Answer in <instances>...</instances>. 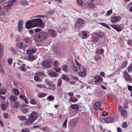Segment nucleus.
Returning a JSON list of instances; mask_svg holds the SVG:
<instances>
[{
  "label": "nucleus",
  "instance_id": "f257e3e1",
  "mask_svg": "<svg viewBox=\"0 0 132 132\" xmlns=\"http://www.w3.org/2000/svg\"><path fill=\"white\" fill-rule=\"evenodd\" d=\"M48 37V35L47 32H42L37 34L35 36V38L36 40L39 42L45 40Z\"/></svg>",
  "mask_w": 132,
  "mask_h": 132
},
{
  "label": "nucleus",
  "instance_id": "f03ea898",
  "mask_svg": "<svg viewBox=\"0 0 132 132\" xmlns=\"http://www.w3.org/2000/svg\"><path fill=\"white\" fill-rule=\"evenodd\" d=\"M35 27L38 26L40 27L44 28L45 26V24H44L42 20L40 18L32 19Z\"/></svg>",
  "mask_w": 132,
  "mask_h": 132
},
{
  "label": "nucleus",
  "instance_id": "7ed1b4c3",
  "mask_svg": "<svg viewBox=\"0 0 132 132\" xmlns=\"http://www.w3.org/2000/svg\"><path fill=\"white\" fill-rule=\"evenodd\" d=\"M85 22L83 20L79 19L77 20L75 24V27L76 28L80 29L84 26Z\"/></svg>",
  "mask_w": 132,
  "mask_h": 132
},
{
  "label": "nucleus",
  "instance_id": "20e7f679",
  "mask_svg": "<svg viewBox=\"0 0 132 132\" xmlns=\"http://www.w3.org/2000/svg\"><path fill=\"white\" fill-rule=\"evenodd\" d=\"M5 5L3 7V9L5 12H7L10 11L12 7L13 6L12 4L7 1L5 2Z\"/></svg>",
  "mask_w": 132,
  "mask_h": 132
},
{
  "label": "nucleus",
  "instance_id": "39448f33",
  "mask_svg": "<svg viewBox=\"0 0 132 132\" xmlns=\"http://www.w3.org/2000/svg\"><path fill=\"white\" fill-rule=\"evenodd\" d=\"M33 23L32 19L27 21L26 22V28L28 29H29L34 27H35L34 24H33Z\"/></svg>",
  "mask_w": 132,
  "mask_h": 132
},
{
  "label": "nucleus",
  "instance_id": "423d86ee",
  "mask_svg": "<svg viewBox=\"0 0 132 132\" xmlns=\"http://www.w3.org/2000/svg\"><path fill=\"white\" fill-rule=\"evenodd\" d=\"M121 18L120 16H115L112 17L110 21L112 23H116L120 21Z\"/></svg>",
  "mask_w": 132,
  "mask_h": 132
},
{
  "label": "nucleus",
  "instance_id": "0eeeda50",
  "mask_svg": "<svg viewBox=\"0 0 132 132\" xmlns=\"http://www.w3.org/2000/svg\"><path fill=\"white\" fill-rule=\"evenodd\" d=\"M38 116L37 113L36 112L34 111L30 113L29 117L34 121L37 118Z\"/></svg>",
  "mask_w": 132,
  "mask_h": 132
},
{
  "label": "nucleus",
  "instance_id": "6e6552de",
  "mask_svg": "<svg viewBox=\"0 0 132 132\" xmlns=\"http://www.w3.org/2000/svg\"><path fill=\"white\" fill-rule=\"evenodd\" d=\"M114 121V117L112 116L110 117H108L104 119L102 121L103 122L104 121H105L106 123H112Z\"/></svg>",
  "mask_w": 132,
  "mask_h": 132
},
{
  "label": "nucleus",
  "instance_id": "1a4fd4ad",
  "mask_svg": "<svg viewBox=\"0 0 132 132\" xmlns=\"http://www.w3.org/2000/svg\"><path fill=\"white\" fill-rule=\"evenodd\" d=\"M119 110L120 111L121 115L123 117H126L127 116V111L122 108L121 106H119L118 107Z\"/></svg>",
  "mask_w": 132,
  "mask_h": 132
},
{
  "label": "nucleus",
  "instance_id": "9d476101",
  "mask_svg": "<svg viewBox=\"0 0 132 132\" xmlns=\"http://www.w3.org/2000/svg\"><path fill=\"white\" fill-rule=\"evenodd\" d=\"M87 70V69L85 68H84L83 71H79V75L81 77L84 78L86 77V71Z\"/></svg>",
  "mask_w": 132,
  "mask_h": 132
},
{
  "label": "nucleus",
  "instance_id": "9b49d317",
  "mask_svg": "<svg viewBox=\"0 0 132 132\" xmlns=\"http://www.w3.org/2000/svg\"><path fill=\"white\" fill-rule=\"evenodd\" d=\"M123 74L126 81H131V78L130 75L128 73L127 71H124Z\"/></svg>",
  "mask_w": 132,
  "mask_h": 132
},
{
  "label": "nucleus",
  "instance_id": "f8f14e48",
  "mask_svg": "<svg viewBox=\"0 0 132 132\" xmlns=\"http://www.w3.org/2000/svg\"><path fill=\"white\" fill-rule=\"evenodd\" d=\"M51 64V62L50 61H47L43 63V66L45 68H48L50 67Z\"/></svg>",
  "mask_w": 132,
  "mask_h": 132
},
{
  "label": "nucleus",
  "instance_id": "ddd939ff",
  "mask_svg": "<svg viewBox=\"0 0 132 132\" xmlns=\"http://www.w3.org/2000/svg\"><path fill=\"white\" fill-rule=\"evenodd\" d=\"M48 34L52 37H54L56 36L57 33L53 29H49L48 31Z\"/></svg>",
  "mask_w": 132,
  "mask_h": 132
},
{
  "label": "nucleus",
  "instance_id": "4468645a",
  "mask_svg": "<svg viewBox=\"0 0 132 132\" xmlns=\"http://www.w3.org/2000/svg\"><path fill=\"white\" fill-rule=\"evenodd\" d=\"M16 47L19 48L24 49L27 47L26 45H25L23 46V43L22 42H19L16 45Z\"/></svg>",
  "mask_w": 132,
  "mask_h": 132
},
{
  "label": "nucleus",
  "instance_id": "2eb2a0df",
  "mask_svg": "<svg viewBox=\"0 0 132 132\" xmlns=\"http://www.w3.org/2000/svg\"><path fill=\"white\" fill-rule=\"evenodd\" d=\"M103 81V78L101 77L97 76L95 78V80L94 81L96 84L100 83Z\"/></svg>",
  "mask_w": 132,
  "mask_h": 132
},
{
  "label": "nucleus",
  "instance_id": "dca6fc26",
  "mask_svg": "<svg viewBox=\"0 0 132 132\" xmlns=\"http://www.w3.org/2000/svg\"><path fill=\"white\" fill-rule=\"evenodd\" d=\"M111 27L114 28L116 31L118 32L121 31L122 30V28H120L119 26L118 25L112 24L111 26Z\"/></svg>",
  "mask_w": 132,
  "mask_h": 132
},
{
  "label": "nucleus",
  "instance_id": "f3484780",
  "mask_svg": "<svg viewBox=\"0 0 132 132\" xmlns=\"http://www.w3.org/2000/svg\"><path fill=\"white\" fill-rule=\"evenodd\" d=\"M44 83L45 84L48 86H49L51 87H55V85L54 84H51L50 82V80L48 79H46L45 80Z\"/></svg>",
  "mask_w": 132,
  "mask_h": 132
},
{
  "label": "nucleus",
  "instance_id": "a211bd4d",
  "mask_svg": "<svg viewBox=\"0 0 132 132\" xmlns=\"http://www.w3.org/2000/svg\"><path fill=\"white\" fill-rule=\"evenodd\" d=\"M23 21L22 20H20L18 22V29L19 31L21 32L23 28Z\"/></svg>",
  "mask_w": 132,
  "mask_h": 132
},
{
  "label": "nucleus",
  "instance_id": "6ab92c4d",
  "mask_svg": "<svg viewBox=\"0 0 132 132\" xmlns=\"http://www.w3.org/2000/svg\"><path fill=\"white\" fill-rule=\"evenodd\" d=\"M29 117L28 119L24 122V124L26 125H31L34 122Z\"/></svg>",
  "mask_w": 132,
  "mask_h": 132
},
{
  "label": "nucleus",
  "instance_id": "aec40b11",
  "mask_svg": "<svg viewBox=\"0 0 132 132\" xmlns=\"http://www.w3.org/2000/svg\"><path fill=\"white\" fill-rule=\"evenodd\" d=\"M100 102H98L96 103L94 105V108L95 110H98L99 109L102 110L100 108Z\"/></svg>",
  "mask_w": 132,
  "mask_h": 132
},
{
  "label": "nucleus",
  "instance_id": "412c9836",
  "mask_svg": "<svg viewBox=\"0 0 132 132\" xmlns=\"http://www.w3.org/2000/svg\"><path fill=\"white\" fill-rule=\"evenodd\" d=\"M71 108L77 110H78L79 109V106L77 104H72L71 105Z\"/></svg>",
  "mask_w": 132,
  "mask_h": 132
},
{
  "label": "nucleus",
  "instance_id": "4be33fe9",
  "mask_svg": "<svg viewBox=\"0 0 132 132\" xmlns=\"http://www.w3.org/2000/svg\"><path fill=\"white\" fill-rule=\"evenodd\" d=\"M19 97L21 99H23L26 103L28 104L29 102L27 101L26 97L24 95L20 94Z\"/></svg>",
  "mask_w": 132,
  "mask_h": 132
},
{
  "label": "nucleus",
  "instance_id": "5701e85b",
  "mask_svg": "<svg viewBox=\"0 0 132 132\" xmlns=\"http://www.w3.org/2000/svg\"><path fill=\"white\" fill-rule=\"evenodd\" d=\"M17 100V97L14 95H12L10 97V100L11 102H15Z\"/></svg>",
  "mask_w": 132,
  "mask_h": 132
},
{
  "label": "nucleus",
  "instance_id": "b1692460",
  "mask_svg": "<svg viewBox=\"0 0 132 132\" xmlns=\"http://www.w3.org/2000/svg\"><path fill=\"white\" fill-rule=\"evenodd\" d=\"M6 15V12L3 10L1 7L0 6V16H4Z\"/></svg>",
  "mask_w": 132,
  "mask_h": 132
},
{
  "label": "nucleus",
  "instance_id": "393cba45",
  "mask_svg": "<svg viewBox=\"0 0 132 132\" xmlns=\"http://www.w3.org/2000/svg\"><path fill=\"white\" fill-rule=\"evenodd\" d=\"M36 50L35 49H30L26 51L28 55L32 54L35 52Z\"/></svg>",
  "mask_w": 132,
  "mask_h": 132
},
{
  "label": "nucleus",
  "instance_id": "a878e982",
  "mask_svg": "<svg viewBox=\"0 0 132 132\" xmlns=\"http://www.w3.org/2000/svg\"><path fill=\"white\" fill-rule=\"evenodd\" d=\"M7 92L6 89L3 88H0V93L2 94H5Z\"/></svg>",
  "mask_w": 132,
  "mask_h": 132
},
{
  "label": "nucleus",
  "instance_id": "bb28decb",
  "mask_svg": "<svg viewBox=\"0 0 132 132\" xmlns=\"http://www.w3.org/2000/svg\"><path fill=\"white\" fill-rule=\"evenodd\" d=\"M48 74L50 76L54 77H56L57 75V74L56 73L52 71H50L49 72Z\"/></svg>",
  "mask_w": 132,
  "mask_h": 132
},
{
  "label": "nucleus",
  "instance_id": "cd10ccee",
  "mask_svg": "<svg viewBox=\"0 0 132 132\" xmlns=\"http://www.w3.org/2000/svg\"><path fill=\"white\" fill-rule=\"evenodd\" d=\"M96 35L98 37H101L103 36L104 35V33L102 32H100L98 33H96Z\"/></svg>",
  "mask_w": 132,
  "mask_h": 132
},
{
  "label": "nucleus",
  "instance_id": "c85d7f7f",
  "mask_svg": "<svg viewBox=\"0 0 132 132\" xmlns=\"http://www.w3.org/2000/svg\"><path fill=\"white\" fill-rule=\"evenodd\" d=\"M18 117L19 119L22 121L25 120L27 119L25 116H19Z\"/></svg>",
  "mask_w": 132,
  "mask_h": 132
},
{
  "label": "nucleus",
  "instance_id": "c756f323",
  "mask_svg": "<svg viewBox=\"0 0 132 132\" xmlns=\"http://www.w3.org/2000/svg\"><path fill=\"white\" fill-rule=\"evenodd\" d=\"M78 100V99L76 97H71L70 99V101L74 103L77 102Z\"/></svg>",
  "mask_w": 132,
  "mask_h": 132
},
{
  "label": "nucleus",
  "instance_id": "7c9ffc66",
  "mask_svg": "<svg viewBox=\"0 0 132 132\" xmlns=\"http://www.w3.org/2000/svg\"><path fill=\"white\" fill-rule=\"evenodd\" d=\"M68 66L67 65H64L62 67V70L65 72H68V71L67 69Z\"/></svg>",
  "mask_w": 132,
  "mask_h": 132
},
{
  "label": "nucleus",
  "instance_id": "2f4dec72",
  "mask_svg": "<svg viewBox=\"0 0 132 132\" xmlns=\"http://www.w3.org/2000/svg\"><path fill=\"white\" fill-rule=\"evenodd\" d=\"M78 121L76 119H73L72 120L71 122V124L73 125V126H75L77 123Z\"/></svg>",
  "mask_w": 132,
  "mask_h": 132
},
{
  "label": "nucleus",
  "instance_id": "473e14b6",
  "mask_svg": "<svg viewBox=\"0 0 132 132\" xmlns=\"http://www.w3.org/2000/svg\"><path fill=\"white\" fill-rule=\"evenodd\" d=\"M13 91L14 93V94L16 95H18L20 94L19 91L17 89L14 88L13 89Z\"/></svg>",
  "mask_w": 132,
  "mask_h": 132
},
{
  "label": "nucleus",
  "instance_id": "72a5a7b5",
  "mask_svg": "<svg viewBox=\"0 0 132 132\" xmlns=\"http://www.w3.org/2000/svg\"><path fill=\"white\" fill-rule=\"evenodd\" d=\"M20 3L23 5H26L27 4V2L26 0H22L20 1Z\"/></svg>",
  "mask_w": 132,
  "mask_h": 132
},
{
  "label": "nucleus",
  "instance_id": "f704fd0d",
  "mask_svg": "<svg viewBox=\"0 0 132 132\" xmlns=\"http://www.w3.org/2000/svg\"><path fill=\"white\" fill-rule=\"evenodd\" d=\"M28 58L29 60L32 61H34L36 59L35 56L33 55L28 56Z\"/></svg>",
  "mask_w": 132,
  "mask_h": 132
},
{
  "label": "nucleus",
  "instance_id": "c9c22d12",
  "mask_svg": "<svg viewBox=\"0 0 132 132\" xmlns=\"http://www.w3.org/2000/svg\"><path fill=\"white\" fill-rule=\"evenodd\" d=\"M82 38L84 39H86L88 37V35L86 31H83L82 33Z\"/></svg>",
  "mask_w": 132,
  "mask_h": 132
},
{
  "label": "nucleus",
  "instance_id": "e433bc0d",
  "mask_svg": "<svg viewBox=\"0 0 132 132\" xmlns=\"http://www.w3.org/2000/svg\"><path fill=\"white\" fill-rule=\"evenodd\" d=\"M104 53V50L103 49L98 50L96 51V53L98 54H102Z\"/></svg>",
  "mask_w": 132,
  "mask_h": 132
},
{
  "label": "nucleus",
  "instance_id": "4c0bfd02",
  "mask_svg": "<svg viewBox=\"0 0 132 132\" xmlns=\"http://www.w3.org/2000/svg\"><path fill=\"white\" fill-rule=\"evenodd\" d=\"M47 95V94L45 93H42L39 94L38 95V96L40 98L43 97Z\"/></svg>",
  "mask_w": 132,
  "mask_h": 132
},
{
  "label": "nucleus",
  "instance_id": "58836bf2",
  "mask_svg": "<svg viewBox=\"0 0 132 132\" xmlns=\"http://www.w3.org/2000/svg\"><path fill=\"white\" fill-rule=\"evenodd\" d=\"M47 99L50 101H52L54 100V96L50 95L47 97Z\"/></svg>",
  "mask_w": 132,
  "mask_h": 132
},
{
  "label": "nucleus",
  "instance_id": "ea45409f",
  "mask_svg": "<svg viewBox=\"0 0 132 132\" xmlns=\"http://www.w3.org/2000/svg\"><path fill=\"white\" fill-rule=\"evenodd\" d=\"M20 105V103L18 102H16L14 103V108H17Z\"/></svg>",
  "mask_w": 132,
  "mask_h": 132
},
{
  "label": "nucleus",
  "instance_id": "a19ab883",
  "mask_svg": "<svg viewBox=\"0 0 132 132\" xmlns=\"http://www.w3.org/2000/svg\"><path fill=\"white\" fill-rule=\"evenodd\" d=\"M88 6L91 8H94L96 7L95 5L91 3H89L88 4Z\"/></svg>",
  "mask_w": 132,
  "mask_h": 132
},
{
  "label": "nucleus",
  "instance_id": "79ce46f5",
  "mask_svg": "<svg viewBox=\"0 0 132 132\" xmlns=\"http://www.w3.org/2000/svg\"><path fill=\"white\" fill-rule=\"evenodd\" d=\"M75 62L76 64L77 65L79 69L80 70L81 67V65L78 62H77L76 60H75Z\"/></svg>",
  "mask_w": 132,
  "mask_h": 132
},
{
  "label": "nucleus",
  "instance_id": "37998d69",
  "mask_svg": "<svg viewBox=\"0 0 132 132\" xmlns=\"http://www.w3.org/2000/svg\"><path fill=\"white\" fill-rule=\"evenodd\" d=\"M26 65L24 64H23L21 66V71H26V69L25 68Z\"/></svg>",
  "mask_w": 132,
  "mask_h": 132
},
{
  "label": "nucleus",
  "instance_id": "c03bdc74",
  "mask_svg": "<svg viewBox=\"0 0 132 132\" xmlns=\"http://www.w3.org/2000/svg\"><path fill=\"white\" fill-rule=\"evenodd\" d=\"M71 77L73 78L74 79L76 80L77 81H80L79 80V78L78 77L74 76L73 75H71Z\"/></svg>",
  "mask_w": 132,
  "mask_h": 132
},
{
  "label": "nucleus",
  "instance_id": "a18cd8bd",
  "mask_svg": "<svg viewBox=\"0 0 132 132\" xmlns=\"http://www.w3.org/2000/svg\"><path fill=\"white\" fill-rule=\"evenodd\" d=\"M62 79L61 78H60L58 79V82L57 85L58 86H61L62 84Z\"/></svg>",
  "mask_w": 132,
  "mask_h": 132
},
{
  "label": "nucleus",
  "instance_id": "49530a36",
  "mask_svg": "<svg viewBox=\"0 0 132 132\" xmlns=\"http://www.w3.org/2000/svg\"><path fill=\"white\" fill-rule=\"evenodd\" d=\"M68 118H67L64 121V122L63 126V127H64L65 128L67 127V121Z\"/></svg>",
  "mask_w": 132,
  "mask_h": 132
},
{
  "label": "nucleus",
  "instance_id": "de8ad7c7",
  "mask_svg": "<svg viewBox=\"0 0 132 132\" xmlns=\"http://www.w3.org/2000/svg\"><path fill=\"white\" fill-rule=\"evenodd\" d=\"M128 70L129 72L132 71V64H131L128 67Z\"/></svg>",
  "mask_w": 132,
  "mask_h": 132
},
{
  "label": "nucleus",
  "instance_id": "09e8293b",
  "mask_svg": "<svg viewBox=\"0 0 132 132\" xmlns=\"http://www.w3.org/2000/svg\"><path fill=\"white\" fill-rule=\"evenodd\" d=\"M1 107L2 109L3 110H5L6 109V106L3 103H2L1 104Z\"/></svg>",
  "mask_w": 132,
  "mask_h": 132
},
{
  "label": "nucleus",
  "instance_id": "8fccbe9b",
  "mask_svg": "<svg viewBox=\"0 0 132 132\" xmlns=\"http://www.w3.org/2000/svg\"><path fill=\"white\" fill-rule=\"evenodd\" d=\"M47 16V15H39L34 16L35 18H44Z\"/></svg>",
  "mask_w": 132,
  "mask_h": 132
},
{
  "label": "nucleus",
  "instance_id": "3c124183",
  "mask_svg": "<svg viewBox=\"0 0 132 132\" xmlns=\"http://www.w3.org/2000/svg\"><path fill=\"white\" fill-rule=\"evenodd\" d=\"M12 58H8V62L9 65H10L12 64Z\"/></svg>",
  "mask_w": 132,
  "mask_h": 132
},
{
  "label": "nucleus",
  "instance_id": "603ef678",
  "mask_svg": "<svg viewBox=\"0 0 132 132\" xmlns=\"http://www.w3.org/2000/svg\"><path fill=\"white\" fill-rule=\"evenodd\" d=\"M16 0H10L8 1L13 5L14 3L16 2Z\"/></svg>",
  "mask_w": 132,
  "mask_h": 132
},
{
  "label": "nucleus",
  "instance_id": "864d4df0",
  "mask_svg": "<svg viewBox=\"0 0 132 132\" xmlns=\"http://www.w3.org/2000/svg\"><path fill=\"white\" fill-rule=\"evenodd\" d=\"M54 69L56 72L60 73V71L61 68H56L55 67L54 68Z\"/></svg>",
  "mask_w": 132,
  "mask_h": 132
},
{
  "label": "nucleus",
  "instance_id": "5fc2aeb1",
  "mask_svg": "<svg viewBox=\"0 0 132 132\" xmlns=\"http://www.w3.org/2000/svg\"><path fill=\"white\" fill-rule=\"evenodd\" d=\"M34 79L36 81H38L40 79L38 75L35 76L34 77Z\"/></svg>",
  "mask_w": 132,
  "mask_h": 132
},
{
  "label": "nucleus",
  "instance_id": "6e6d98bb",
  "mask_svg": "<svg viewBox=\"0 0 132 132\" xmlns=\"http://www.w3.org/2000/svg\"><path fill=\"white\" fill-rule=\"evenodd\" d=\"M3 50L2 47H0V56L1 57L2 56V54L3 53Z\"/></svg>",
  "mask_w": 132,
  "mask_h": 132
},
{
  "label": "nucleus",
  "instance_id": "4d7b16f0",
  "mask_svg": "<svg viewBox=\"0 0 132 132\" xmlns=\"http://www.w3.org/2000/svg\"><path fill=\"white\" fill-rule=\"evenodd\" d=\"M72 67L73 69L75 71H77V67L75 66L74 64H73L72 65Z\"/></svg>",
  "mask_w": 132,
  "mask_h": 132
},
{
  "label": "nucleus",
  "instance_id": "13d9d810",
  "mask_svg": "<svg viewBox=\"0 0 132 132\" xmlns=\"http://www.w3.org/2000/svg\"><path fill=\"white\" fill-rule=\"evenodd\" d=\"M77 3L80 6L82 5L83 3V2L81 0H77Z\"/></svg>",
  "mask_w": 132,
  "mask_h": 132
},
{
  "label": "nucleus",
  "instance_id": "bf43d9fd",
  "mask_svg": "<svg viewBox=\"0 0 132 132\" xmlns=\"http://www.w3.org/2000/svg\"><path fill=\"white\" fill-rule=\"evenodd\" d=\"M58 64V62L57 61L54 62L53 63V66L55 67H57Z\"/></svg>",
  "mask_w": 132,
  "mask_h": 132
},
{
  "label": "nucleus",
  "instance_id": "052dcab7",
  "mask_svg": "<svg viewBox=\"0 0 132 132\" xmlns=\"http://www.w3.org/2000/svg\"><path fill=\"white\" fill-rule=\"evenodd\" d=\"M24 40L26 43H28L30 42V39L28 37H27L25 38Z\"/></svg>",
  "mask_w": 132,
  "mask_h": 132
},
{
  "label": "nucleus",
  "instance_id": "680f3d73",
  "mask_svg": "<svg viewBox=\"0 0 132 132\" xmlns=\"http://www.w3.org/2000/svg\"><path fill=\"white\" fill-rule=\"evenodd\" d=\"M98 38L97 36L96 37H93L92 38L93 40L95 42H97L98 40Z\"/></svg>",
  "mask_w": 132,
  "mask_h": 132
},
{
  "label": "nucleus",
  "instance_id": "e2e57ef3",
  "mask_svg": "<svg viewBox=\"0 0 132 132\" xmlns=\"http://www.w3.org/2000/svg\"><path fill=\"white\" fill-rule=\"evenodd\" d=\"M29 130L26 128H24L22 130V132H29Z\"/></svg>",
  "mask_w": 132,
  "mask_h": 132
},
{
  "label": "nucleus",
  "instance_id": "0e129e2a",
  "mask_svg": "<svg viewBox=\"0 0 132 132\" xmlns=\"http://www.w3.org/2000/svg\"><path fill=\"white\" fill-rule=\"evenodd\" d=\"M22 111L23 113H26L28 111V110L26 108H23L22 109Z\"/></svg>",
  "mask_w": 132,
  "mask_h": 132
},
{
  "label": "nucleus",
  "instance_id": "69168bd1",
  "mask_svg": "<svg viewBox=\"0 0 132 132\" xmlns=\"http://www.w3.org/2000/svg\"><path fill=\"white\" fill-rule=\"evenodd\" d=\"M127 123L126 122H125L122 124V126L123 128H125L127 127Z\"/></svg>",
  "mask_w": 132,
  "mask_h": 132
},
{
  "label": "nucleus",
  "instance_id": "338daca9",
  "mask_svg": "<svg viewBox=\"0 0 132 132\" xmlns=\"http://www.w3.org/2000/svg\"><path fill=\"white\" fill-rule=\"evenodd\" d=\"M3 115L4 117L5 118H7L8 117V115L6 113H4Z\"/></svg>",
  "mask_w": 132,
  "mask_h": 132
},
{
  "label": "nucleus",
  "instance_id": "774afa93",
  "mask_svg": "<svg viewBox=\"0 0 132 132\" xmlns=\"http://www.w3.org/2000/svg\"><path fill=\"white\" fill-rule=\"evenodd\" d=\"M30 103L32 104H35L36 103V102L34 99H32L30 101Z\"/></svg>",
  "mask_w": 132,
  "mask_h": 132
}]
</instances>
